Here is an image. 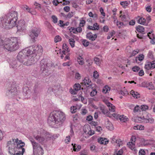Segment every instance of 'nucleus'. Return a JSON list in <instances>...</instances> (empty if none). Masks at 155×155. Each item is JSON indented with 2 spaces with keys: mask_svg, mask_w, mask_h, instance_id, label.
<instances>
[{
  "mask_svg": "<svg viewBox=\"0 0 155 155\" xmlns=\"http://www.w3.org/2000/svg\"><path fill=\"white\" fill-rule=\"evenodd\" d=\"M17 12L11 11L4 17L0 18V26L5 29H10L16 25Z\"/></svg>",
  "mask_w": 155,
  "mask_h": 155,
  "instance_id": "nucleus-1",
  "label": "nucleus"
},
{
  "mask_svg": "<svg viewBox=\"0 0 155 155\" xmlns=\"http://www.w3.org/2000/svg\"><path fill=\"white\" fill-rule=\"evenodd\" d=\"M20 43L17 38L11 37L4 40L0 38V49L3 48L11 52L15 51L19 48Z\"/></svg>",
  "mask_w": 155,
  "mask_h": 155,
  "instance_id": "nucleus-2",
  "label": "nucleus"
},
{
  "mask_svg": "<svg viewBox=\"0 0 155 155\" xmlns=\"http://www.w3.org/2000/svg\"><path fill=\"white\" fill-rule=\"evenodd\" d=\"M65 119V115L62 112L59 110H55L52 112L48 118L49 124L51 122L60 125L63 123Z\"/></svg>",
  "mask_w": 155,
  "mask_h": 155,
  "instance_id": "nucleus-3",
  "label": "nucleus"
},
{
  "mask_svg": "<svg viewBox=\"0 0 155 155\" xmlns=\"http://www.w3.org/2000/svg\"><path fill=\"white\" fill-rule=\"evenodd\" d=\"M15 81L10 82L6 92L7 95L10 97H13L19 94L20 93L19 88L16 87Z\"/></svg>",
  "mask_w": 155,
  "mask_h": 155,
  "instance_id": "nucleus-4",
  "label": "nucleus"
},
{
  "mask_svg": "<svg viewBox=\"0 0 155 155\" xmlns=\"http://www.w3.org/2000/svg\"><path fill=\"white\" fill-rule=\"evenodd\" d=\"M30 50L25 48L20 51L18 54L17 58V60L21 63L24 64V61L25 59L28 58V56L30 54H29Z\"/></svg>",
  "mask_w": 155,
  "mask_h": 155,
  "instance_id": "nucleus-5",
  "label": "nucleus"
},
{
  "mask_svg": "<svg viewBox=\"0 0 155 155\" xmlns=\"http://www.w3.org/2000/svg\"><path fill=\"white\" fill-rule=\"evenodd\" d=\"M40 71L43 76H48L50 74L49 67L46 60L43 59L40 61Z\"/></svg>",
  "mask_w": 155,
  "mask_h": 155,
  "instance_id": "nucleus-6",
  "label": "nucleus"
},
{
  "mask_svg": "<svg viewBox=\"0 0 155 155\" xmlns=\"http://www.w3.org/2000/svg\"><path fill=\"white\" fill-rule=\"evenodd\" d=\"M27 48L30 50L29 54H32L35 57L37 56L38 54H41L43 51L41 45H34Z\"/></svg>",
  "mask_w": 155,
  "mask_h": 155,
  "instance_id": "nucleus-7",
  "label": "nucleus"
},
{
  "mask_svg": "<svg viewBox=\"0 0 155 155\" xmlns=\"http://www.w3.org/2000/svg\"><path fill=\"white\" fill-rule=\"evenodd\" d=\"M28 57V58L24 59V61L25 62L24 64L25 65H31L34 64L38 60L37 58H35V57L31 54Z\"/></svg>",
  "mask_w": 155,
  "mask_h": 155,
  "instance_id": "nucleus-8",
  "label": "nucleus"
},
{
  "mask_svg": "<svg viewBox=\"0 0 155 155\" xmlns=\"http://www.w3.org/2000/svg\"><path fill=\"white\" fill-rule=\"evenodd\" d=\"M41 31L40 28H35L31 30L30 33V36L32 39V42H35V39L38 36Z\"/></svg>",
  "mask_w": 155,
  "mask_h": 155,
  "instance_id": "nucleus-9",
  "label": "nucleus"
},
{
  "mask_svg": "<svg viewBox=\"0 0 155 155\" xmlns=\"http://www.w3.org/2000/svg\"><path fill=\"white\" fill-rule=\"evenodd\" d=\"M144 68L146 72L149 74L150 71L155 68V61H147L145 63Z\"/></svg>",
  "mask_w": 155,
  "mask_h": 155,
  "instance_id": "nucleus-10",
  "label": "nucleus"
},
{
  "mask_svg": "<svg viewBox=\"0 0 155 155\" xmlns=\"http://www.w3.org/2000/svg\"><path fill=\"white\" fill-rule=\"evenodd\" d=\"M17 32H25L26 30L25 21L24 20H20L17 26Z\"/></svg>",
  "mask_w": 155,
  "mask_h": 155,
  "instance_id": "nucleus-11",
  "label": "nucleus"
},
{
  "mask_svg": "<svg viewBox=\"0 0 155 155\" xmlns=\"http://www.w3.org/2000/svg\"><path fill=\"white\" fill-rule=\"evenodd\" d=\"M82 84L89 88L92 87V86L94 85L92 84L91 81L88 77H86L84 78L82 81Z\"/></svg>",
  "mask_w": 155,
  "mask_h": 155,
  "instance_id": "nucleus-12",
  "label": "nucleus"
},
{
  "mask_svg": "<svg viewBox=\"0 0 155 155\" xmlns=\"http://www.w3.org/2000/svg\"><path fill=\"white\" fill-rule=\"evenodd\" d=\"M25 144L21 145V143H13L12 144V145L10 146L9 148H8L9 150H10V149H12L13 151H16V150H18V149L23 147L25 146Z\"/></svg>",
  "mask_w": 155,
  "mask_h": 155,
  "instance_id": "nucleus-13",
  "label": "nucleus"
},
{
  "mask_svg": "<svg viewBox=\"0 0 155 155\" xmlns=\"http://www.w3.org/2000/svg\"><path fill=\"white\" fill-rule=\"evenodd\" d=\"M33 146V151L39 149V147H41L39 144L35 141L34 139L31 137L29 138Z\"/></svg>",
  "mask_w": 155,
  "mask_h": 155,
  "instance_id": "nucleus-14",
  "label": "nucleus"
},
{
  "mask_svg": "<svg viewBox=\"0 0 155 155\" xmlns=\"http://www.w3.org/2000/svg\"><path fill=\"white\" fill-rule=\"evenodd\" d=\"M21 151H17V152L13 150L12 149H10L9 153L11 155H23L25 151V149H22Z\"/></svg>",
  "mask_w": 155,
  "mask_h": 155,
  "instance_id": "nucleus-15",
  "label": "nucleus"
},
{
  "mask_svg": "<svg viewBox=\"0 0 155 155\" xmlns=\"http://www.w3.org/2000/svg\"><path fill=\"white\" fill-rule=\"evenodd\" d=\"M81 85L79 84H75L74 86V89L71 91V94H77V91L81 89Z\"/></svg>",
  "mask_w": 155,
  "mask_h": 155,
  "instance_id": "nucleus-16",
  "label": "nucleus"
},
{
  "mask_svg": "<svg viewBox=\"0 0 155 155\" xmlns=\"http://www.w3.org/2000/svg\"><path fill=\"white\" fill-rule=\"evenodd\" d=\"M97 36L96 34L93 35L91 32H88L86 35L87 38L92 41L95 40L97 38Z\"/></svg>",
  "mask_w": 155,
  "mask_h": 155,
  "instance_id": "nucleus-17",
  "label": "nucleus"
},
{
  "mask_svg": "<svg viewBox=\"0 0 155 155\" xmlns=\"http://www.w3.org/2000/svg\"><path fill=\"white\" fill-rule=\"evenodd\" d=\"M138 17L139 18L137 21V22L138 24L146 26L148 25V22H146V19L144 18L140 17V16H138Z\"/></svg>",
  "mask_w": 155,
  "mask_h": 155,
  "instance_id": "nucleus-18",
  "label": "nucleus"
},
{
  "mask_svg": "<svg viewBox=\"0 0 155 155\" xmlns=\"http://www.w3.org/2000/svg\"><path fill=\"white\" fill-rule=\"evenodd\" d=\"M33 91L34 93L35 94H37L41 92V88L38 83H37L35 84L33 88Z\"/></svg>",
  "mask_w": 155,
  "mask_h": 155,
  "instance_id": "nucleus-19",
  "label": "nucleus"
},
{
  "mask_svg": "<svg viewBox=\"0 0 155 155\" xmlns=\"http://www.w3.org/2000/svg\"><path fill=\"white\" fill-rule=\"evenodd\" d=\"M83 130L85 134H88L89 135H92L94 134V133H91V128L90 126L88 125L85 126L84 127Z\"/></svg>",
  "mask_w": 155,
  "mask_h": 155,
  "instance_id": "nucleus-20",
  "label": "nucleus"
},
{
  "mask_svg": "<svg viewBox=\"0 0 155 155\" xmlns=\"http://www.w3.org/2000/svg\"><path fill=\"white\" fill-rule=\"evenodd\" d=\"M148 37L151 39V42L153 44H155V35L152 33V32H149L147 35Z\"/></svg>",
  "mask_w": 155,
  "mask_h": 155,
  "instance_id": "nucleus-21",
  "label": "nucleus"
},
{
  "mask_svg": "<svg viewBox=\"0 0 155 155\" xmlns=\"http://www.w3.org/2000/svg\"><path fill=\"white\" fill-rule=\"evenodd\" d=\"M39 149L33 151L35 155H43L44 150L42 147H39Z\"/></svg>",
  "mask_w": 155,
  "mask_h": 155,
  "instance_id": "nucleus-22",
  "label": "nucleus"
},
{
  "mask_svg": "<svg viewBox=\"0 0 155 155\" xmlns=\"http://www.w3.org/2000/svg\"><path fill=\"white\" fill-rule=\"evenodd\" d=\"M98 142L101 144H106L108 142L107 139L103 137H100L97 139Z\"/></svg>",
  "mask_w": 155,
  "mask_h": 155,
  "instance_id": "nucleus-23",
  "label": "nucleus"
},
{
  "mask_svg": "<svg viewBox=\"0 0 155 155\" xmlns=\"http://www.w3.org/2000/svg\"><path fill=\"white\" fill-rule=\"evenodd\" d=\"M19 143V140H18V139H12V140L8 141L7 143V147L9 148L10 146L12 145L13 143Z\"/></svg>",
  "mask_w": 155,
  "mask_h": 155,
  "instance_id": "nucleus-24",
  "label": "nucleus"
},
{
  "mask_svg": "<svg viewBox=\"0 0 155 155\" xmlns=\"http://www.w3.org/2000/svg\"><path fill=\"white\" fill-rule=\"evenodd\" d=\"M96 87V85L94 84L92 86V87L89 88H91L92 90V91L90 93V95L92 97H94L97 94V91L95 88Z\"/></svg>",
  "mask_w": 155,
  "mask_h": 155,
  "instance_id": "nucleus-25",
  "label": "nucleus"
},
{
  "mask_svg": "<svg viewBox=\"0 0 155 155\" xmlns=\"http://www.w3.org/2000/svg\"><path fill=\"white\" fill-rule=\"evenodd\" d=\"M144 119L147 120H148V121H147L146 123H152L154 121V119L151 117V115L149 114L147 115L145 117H144Z\"/></svg>",
  "mask_w": 155,
  "mask_h": 155,
  "instance_id": "nucleus-26",
  "label": "nucleus"
},
{
  "mask_svg": "<svg viewBox=\"0 0 155 155\" xmlns=\"http://www.w3.org/2000/svg\"><path fill=\"white\" fill-rule=\"evenodd\" d=\"M127 145L129 147L131 150L134 151H136L137 150L135 147L134 143L132 142H130L127 143Z\"/></svg>",
  "mask_w": 155,
  "mask_h": 155,
  "instance_id": "nucleus-27",
  "label": "nucleus"
},
{
  "mask_svg": "<svg viewBox=\"0 0 155 155\" xmlns=\"http://www.w3.org/2000/svg\"><path fill=\"white\" fill-rule=\"evenodd\" d=\"M23 92L24 96H26L27 95L30 94L31 93V91L28 87H25L23 88Z\"/></svg>",
  "mask_w": 155,
  "mask_h": 155,
  "instance_id": "nucleus-28",
  "label": "nucleus"
},
{
  "mask_svg": "<svg viewBox=\"0 0 155 155\" xmlns=\"http://www.w3.org/2000/svg\"><path fill=\"white\" fill-rule=\"evenodd\" d=\"M34 137L37 140L41 143H42L45 140V138L43 137L38 135L36 136H34Z\"/></svg>",
  "mask_w": 155,
  "mask_h": 155,
  "instance_id": "nucleus-29",
  "label": "nucleus"
},
{
  "mask_svg": "<svg viewBox=\"0 0 155 155\" xmlns=\"http://www.w3.org/2000/svg\"><path fill=\"white\" fill-rule=\"evenodd\" d=\"M136 29L137 31L140 33H142L144 32L145 29L143 27L139 25L136 27Z\"/></svg>",
  "mask_w": 155,
  "mask_h": 155,
  "instance_id": "nucleus-30",
  "label": "nucleus"
},
{
  "mask_svg": "<svg viewBox=\"0 0 155 155\" xmlns=\"http://www.w3.org/2000/svg\"><path fill=\"white\" fill-rule=\"evenodd\" d=\"M130 93L136 99H137L140 97V94L137 92L132 90L130 91Z\"/></svg>",
  "mask_w": 155,
  "mask_h": 155,
  "instance_id": "nucleus-31",
  "label": "nucleus"
},
{
  "mask_svg": "<svg viewBox=\"0 0 155 155\" xmlns=\"http://www.w3.org/2000/svg\"><path fill=\"white\" fill-rule=\"evenodd\" d=\"M77 62L79 64L82 65L84 64V59L81 56H79L77 58Z\"/></svg>",
  "mask_w": 155,
  "mask_h": 155,
  "instance_id": "nucleus-32",
  "label": "nucleus"
},
{
  "mask_svg": "<svg viewBox=\"0 0 155 155\" xmlns=\"http://www.w3.org/2000/svg\"><path fill=\"white\" fill-rule=\"evenodd\" d=\"M72 145L73 146V150L74 151H79L81 149V146L79 145L75 144L73 145V143L72 144Z\"/></svg>",
  "mask_w": 155,
  "mask_h": 155,
  "instance_id": "nucleus-33",
  "label": "nucleus"
},
{
  "mask_svg": "<svg viewBox=\"0 0 155 155\" xmlns=\"http://www.w3.org/2000/svg\"><path fill=\"white\" fill-rule=\"evenodd\" d=\"M10 67L14 68L17 66V62L15 60H12L9 63Z\"/></svg>",
  "mask_w": 155,
  "mask_h": 155,
  "instance_id": "nucleus-34",
  "label": "nucleus"
},
{
  "mask_svg": "<svg viewBox=\"0 0 155 155\" xmlns=\"http://www.w3.org/2000/svg\"><path fill=\"white\" fill-rule=\"evenodd\" d=\"M118 119L120 120V121L122 122H125L127 121V120L128 119L126 117L124 116V115H120Z\"/></svg>",
  "mask_w": 155,
  "mask_h": 155,
  "instance_id": "nucleus-35",
  "label": "nucleus"
},
{
  "mask_svg": "<svg viewBox=\"0 0 155 155\" xmlns=\"http://www.w3.org/2000/svg\"><path fill=\"white\" fill-rule=\"evenodd\" d=\"M146 87L149 90H153L155 88L154 86L153 85L152 83L151 82L148 83L147 84Z\"/></svg>",
  "mask_w": 155,
  "mask_h": 155,
  "instance_id": "nucleus-36",
  "label": "nucleus"
},
{
  "mask_svg": "<svg viewBox=\"0 0 155 155\" xmlns=\"http://www.w3.org/2000/svg\"><path fill=\"white\" fill-rule=\"evenodd\" d=\"M140 107L138 105H137L134 108L133 112L134 113H139L140 112Z\"/></svg>",
  "mask_w": 155,
  "mask_h": 155,
  "instance_id": "nucleus-37",
  "label": "nucleus"
},
{
  "mask_svg": "<svg viewBox=\"0 0 155 155\" xmlns=\"http://www.w3.org/2000/svg\"><path fill=\"white\" fill-rule=\"evenodd\" d=\"M137 118L139 123L142 122L145 123L146 122H147V121H148L147 120H145L144 119V116H143V117H138Z\"/></svg>",
  "mask_w": 155,
  "mask_h": 155,
  "instance_id": "nucleus-38",
  "label": "nucleus"
},
{
  "mask_svg": "<svg viewBox=\"0 0 155 155\" xmlns=\"http://www.w3.org/2000/svg\"><path fill=\"white\" fill-rule=\"evenodd\" d=\"M110 88L108 86L106 85L104 87L102 90V92L104 94H106L108 92V91L110 90Z\"/></svg>",
  "mask_w": 155,
  "mask_h": 155,
  "instance_id": "nucleus-39",
  "label": "nucleus"
},
{
  "mask_svg": "<svg viewBox=\"0 0 155 155\" xmlns=\"http://www.w3.org/2000/svg\"><path fill=\"white\" fill-rule=\"evenodd\" d=\"M52 88H54V93H57L59 91L60 88V85H56L52 86Z\"/></svg>",
  "mask_w": 155,
  "mask_h": 155,
  "instance_id": "nucleus-40",
  "label": "nucleus"
},
{
  "mask_svg": "<svg viewBox=\"0 0 155 155\" xmlns=\"http://www.w3.org/2000/svg\"><path fill=\"white\" fill-rule=\"evenodd\" d=\"M69 44L71 45V47L72 48H73L75 46V41L74 40L73 38H70L69 40Z\"/></svg>",
  "mask_w": 155,
  "mask_h": 155,
  "instance_id": "nucleus-41",
  "label": "nucleus"
},
{
  "mask_svg": "<svg viewBox=\"0 0 155 155\" xmlns=\"http://www.w3.org/2000/svg\"><path fill=\"white\" fill-rule=\"evenodd\" d=\"M61 38L59 35L56 36L54 38V41L55 43L60 42L61 41Z\"/></svg>",
  "mask_w": 155,
  "mask_h": 155,
  "instance_id": "nucleus-42",
  "label": "nucleus"
},
{
  "mask_svg": "<svg viewBox=\"0 0 155 155\" xmlns=\"http://www.w3.org/2000/svg\"><path fill=\"white\" fill-rule=\"evenodd\" d=\"M62 48L63 50L66 51L67 52L70 51L68 46L66 44H64L62 45Z\"/></svg>",
  "mask_w": 155,
  "mask_h": 155,
  "instance_id": "nucleus-43",
  "label": "nucleus"
},
{
  "mask_svg": "<svg viewBox=\"0 0 155 155\" xmlns=\"http://www.w3.org/2000/svg\"><path fill=\"white\" fill-rule=\"evenodd\" d=\"M123 150L122 148L117 151L114 152L113 155H123Z\"/></svg>",
  "mask_w": 155,
  "mask_h": 155,
  "instance_id": "nucleus-44",
  "label": "nucleus"
},
{
  "mask_svg": "<svg viewBox=\"0 0 155 155\" xmlns=\"http://www.w3.org/2000/svg\"><path fill=\"white\" fill-rule=\"evenodd\" d=\"M147 56L149 58L152 59H153L154 58L153 52L152 51H150L147 54Z\"/></svg>",
  "mask_w": 155,
  "mask_h": 155,
  "instance_id": "nucleus-45",
  "label": "nucleus"
},
{
  "mask_svg": "<svg viewBox=\"0 0 155 155\" xmlns=\"http://www.w3.org/2000/svg\"><path fill=\"white\" fill-rule=\"evenodd\" d=\"M140 107L141 110L142 111H145L147 110L148 108V106L146 105H141Z\"/></svg>",
  "mask_w": 155,
  "mask_h": 155,
  "instance_id": "nucleus-46",
  "label": "nucleus"
},
{
  "mask_svg": "<svg viewBox=\"0 0 155 155\" xmlns=\"http://www.w3.org/2000/svg\"><path fill=\"white\" fill-rule=\"evenodd\" d=\"M94 61L95 63L97 65H99L101 64V60L100 59L97 58H94Z\"/></svg>",
  "mask_w": 155,
  "mask_h": 155,
  "instance_id": "nucleus-47",
  "label": "nucleus"
},
{
  "mask_svg": "<svg viewBox=\"0 0 155 155\" xmlns=\"http://www.w3.org/2000/svg\"><path fill=\"white\" fill-rule=\"evenodd\" d=\"M130 3V1H124V2H120V5L123 6H127L128 4H129Z\"/></svg>",
  "mask_w": 155,
  "mask_h": 155,
  "instance_id": "nucleus-48",
  "label": "nucleus"
},
{
  "mask_svg": "<svg viewBox=\"0 0 155 155\" xmlns=\"http://www.w3.org/2000/svg\"><path fill=\"white\" fill-rule=\"evenodd\" d=\"M51 18L53 19L52 21L54 23L56 24L57 23L58 19L55 15H52L51 16Z\"/></svg>",
  "mask_w": 155,
  "mask_h": 155,
  "instance_id": "nucleus-49",
  "label": "nucleus"
},
{
  "mask_svg": "<svg viewBox=\"0 0 155 155\" xmlns=\"http://www.w3.org/2000/svg\"><path fill=\"white\" fill-rule=\"evenodd\" d=\"M47 92L50 94L54 93V88H52V87H50L48 88Z\"/></svg>",
  "mask_w": 155,
  "mask_h": 155,
  "instance_id": "nucleus-50",
  "label": "nucleus"
},
{
  "mask_svg": "<svg viewBox=\"0 0 155 155\" xmlns=\"http://www.w3.org/2000/svg\"><path fill=\"white\" fill-rule=\"evenodd\" d=\"M68 28H69V30L70 32H72L74 34L77 33L76 31L77 30H76V28H75L73 27H71L70 28L69 27H68Z\"/></svg>",
  "mask_w": 155,
  "mask_h": 155,
  "instance_id": "nucleus-51",
  "label": "nucleus"
},
{
  "mask_svg": "<svg viewBox=\"0 0 155 155\" xmlns=\"http://www.w3.org/2000/svg\"><path fill=\"white\" fill-rule=\"evenodd\" d=\"M77 108L76 106H72L70 108L71 111L72 113H75L76 111Z\"/></svg>",
  "mask_w": 155,
  "mask_h": 155,
  "instance_id": "nucleus-52",
  "label": "nucleus"
},
{
  "mask_svg": "<svg viewBox=\"0 0 155 155\" xmlns=\"http://www.w3.org/2000/svg\"><path fill=\"white\" fill-rule=\"evenodd\" d=\"M116 143L119 147H120L123 144V141L120 139H117Z\"/></svg>",
  "mask_w": 155,
  "mask_h": 155,
  "instance_id": "nucleus-53",
  "label": "nucleus"
},
{
  "mask_svg": "<svg viewBox=\"0 0 155 155\" xmlns=\"http://www.w3.org/2000/svg\"><path fill=\"white\" fill-rule=\"evenodd\" d=\"M82 43L83 45L85 47L87 46L89 44V42L86 40H83L82 41Z\"/></svg>",
  "mask_w": 155,
  "mask_h": 155,
  "instance_id": "nucleus-54",
  "label": "nucleus"
},
{
  "mask_svg": "<svg viewBox=\"0 0 155 155\" xmlns=\"http://www.w3.org/2000/svg\"><path fill=\"white\" fill-rule=\"evenodd\" d=\"M140 68L137 66H134L132 68L133 71L134 72H137L139 71Z\"/></svg>",
  "mask_w": 155,
  "mask_h": 155,
  "instance_id": "nucleus-55",
  "label": "nucleus"
},
{
  "mask_svg": "<svg viewBox=\"0 0 155 155\" xmlns=\"http://www.w3.org/2000/svg\"><path fill=\"white\" fill-rule=\"evenodd\" d=\"M71 61H69L67 62L64 63L62 64V65L63 66H70L71 64Z\"/></svg>",
  "mask_w": 155,
  "mask_h": 155,
  "instance_id": "nucleus-56",
  "label": "nucleus"
},
{
  "mask_svg": "<svg viewBox=\"0 0 155 155\" xmlns=\"http://www.w3.org/2000/svg\"><path fill=\"white\" fill-rule=\"evenodd\" d=\"M144 55L143 54L139 55L136 58L139 61H142L144 59Z\"/></svg>",
  "mask_w": 155,
  "mask_h": 155,
  "instance_id": "nucleus-57",
  "label": "nucleus"
},
{
  "mask_svg": "<svg viewBox=\"0 0 155 155\" xmlns=\"http://www.w3.org/2000/svg\"><path fill=\"white\" fill-rule=\"evenodd\" d=\"M115 33V31H113L112 32H110L107 36V39H110L111 37H112L113 36L114 34Z\"/></svg>",
  "mask_w": 155,
  "mask_h": 155,
  "instance_id": "nucleus-58",
  "label": "nucleus"
},
{
  "mask_svg": "<svg viewBox=\"0 0 155 155\" xmlns=\"http://www.w3.org/2000/svg\"><path fill=\"white\" fill-rule=\"evenodd\" d=\"M34 5L35 6V8H36L40 9L41 8V5L36 2H35Z\"/></svg>",
  "mask_w": 155,
  "mask_h": 155,
  "instance_id": "nucleus-59",
  "label": "nucleus"
},
{
  "mask_svg": "<svg viewBox=\"0 0 155 155\" xmlns=\"http://www.w3.org/2000/svg\"><path fill=\"white\" fill-rule=\"evenodd\" d=\"M81 77V75L78 72H77L75 74V78L76 79H80Z\"/></svg>",
  "mask_w": 155,
  "mask_h": 155,
  "instance_id": "nucleus-60",
  "label": "nucleus"
},
{
  "mask_svg": "<svg viewBox=\"0 0 155 155\" xmlns=\"http://www.w3.org/2000/svg\"><path fill=\"white\" fill-rule=\"evenodd\" d=\"M99 76L98 72L96 71H94V72L93 77L95 78H97Z\"/></svg>",
  "mask_w": 155,
  "mask_h": 155,
  "instance_id": "nucleus-61",
  "label": "nucleus"
},
{
  "mask_svg": "<svg viewBox=\"0 0 155 155\" xmlns=\"http://www.w3.org/2000/svg\"><path fill=\"white\" fill-rule=\"evenodd\" d=\"M117 25L119 28H120L123 25V23L121 22L117 21L116 22Z\"/></svg>",
  "mask_w": 155,
  "mask_h": 155,
  "instance_id": "nucleus-62",
  "label": "nucleus"
},
{
  "mask_svg": "<svg viewBox=\"0 0 155 155\" xmlns=\"http://www.w3.org/2000/svg\"><path fill=\"white\" fill-rule=\"evenodd\" d=\"M135 21L133 19L131 20L129 22V24L130 25L133 26L135 24Z\"/></svg>",
  "mask_w": 155,
  "mask_h": 155,
  "instance_id": "nucleus-63",
  "label": "nucleus"
},
{
  "mask_svg": "<svg viewBox=\"0 0 155 155\" xmlns=\"http://www.w3.org/2000/svg\"><path fill=\"white\" fill-rule=\"evenodd\" d=\"M90 149L91 150L93 151L95 150L96 148V146L95 145L91 144L90 145Z\"/></svg>",
  "mask_w": 155,
  "mask_h": 155,
  "instance_id": "nucleus-64",
  "label": "nucleus"
}]
</instances>
